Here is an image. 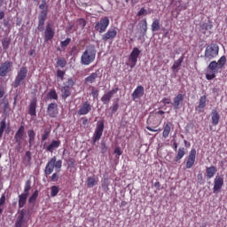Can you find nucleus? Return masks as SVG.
<instances>
[{
  "mask_svg": "<svg viewBox=\"0 0 227 227\" xmlns=\"http://www.w3.org/2000/svg\"><path fill=\"white\" fill-rule=\"evenodd\" d=\"M117 35L118 31H116V28L108 29L107 32L102 35V40L103 42H109V40L116 38Z\"/></svg>",
  "mask_w": 227,
  "mask_h": 227,
  "instance_id": "obj_16",
  "label": "nucleus"
},
{
  "mask_svg": "<svg viewBox=\"0 0 227 227\" xmlns=\"http://www.w3.org/2000/svg\"><path fill=\"white\" fill-rule=\"evenodd\" d=\"M139 54H141V51L138 48L135 47L129 55L130 61V68H134L136 65H137V59L139 58Z\"/></svg>",
  "mask_w": 227,
  "mask_h": 227,
  "instance_id": "obj_13",
  "label": "nucleus"
},
{
  "mask_svg": "<svg viewBox=\"0 0 227 227\" xmlns=\"http://www.w3.org/2000/svg\"><path fill=\"white\" fill-rule=\"evenodd\" d=\"M47 97L50 100H58V92H56V89H51L48 92Z\"/></svg>",
  "mask_w": 227,
  "mask_h": 227,
  "instance_id": "obj_41",
  "label": "nucleus"
},
{
  "mask_svg": "<svg viewBox=\"0 0 227 227\" xmlns=\"http://www.w3.org/2000/svg\"><path fill=\"white\" fill-rule=\"evenodd\" d=\"M184 102V94H177L176 97L174 98V102L172 106L176 111L180 109V105Z\"/></svg>",
  "mask_w": 227,
  "mask_h": 227,
  "instance_id": "obj_21",
  "label": "nucleus"
},
{
  "mask_svg": "<svg viewBox=\"0 0 227 227\" xmlns=\"http://www.w3.org/2000/svg\"><path fill=\"white\" fill-rule=\"evenodd\" d=\"M59 146H61V140H52L46 147V150L47 152H50V153H53L54 150H57V148H59Z\"/></svg>",
  "mask_w": 227,
  "mask_h": 227,
  "instance_id": "obj_22",
  "label": "nucleus"
},
{
  "mask_svg": "<svg viewBox=\"0 0 227 227\" xmlns=\"http://www.w3.org/2000/svg\"><path fill=\"white\" fill-rule=\"evenodd\" d=\"M26 157L27 158L28 162H31L32 157H31V153H30V151H27V152H26Z\"/></svg>",
  "mask_w": 227,
  "mask_h": 227,
  "instance_id": "obj_64",
  "label": "nucleus"
},
{
  "mask_svg": "<svg viewBox=\"0 0 227 227\" xmlns=\"http://www.w3.org/2000/svg\"><path fill=\"white\" fill-rule=\"evenodd\" d=\"M67 163H68V166H74V164H75V159H74V158H69V159L67 160Z\"/></svg>",
  "mask_w": 227,
  "mask_h": 227,
  "instance_id": "obj_62",
  "label": "nucleus"
},
{
  "mask_svg": "<svg viewBox=\"0 0 227 227\" xmlns=\"http://www.w3.org/2000/svg\"><path fill=\"white\" fill-rule=\"evenodd\" d=\"M98 184V177L92 176H89L86 180V185L89 187V189H91L92 187H95Z\"/></svg>",
  "mask_w": 227,
  "mask_h": 227,
  "instance_id": "obj_27",
  "label": "nucleus"
},
{
  "mask_svg": "<svg viewBox=\"0 0 227 227\" xmlns=\"http://www.w3.org/2000/svg\"><path fill=\"white\" fill-rule=\"evenodd\" d=\"M63 86L65 88H68L69 90H72V88L75 86V80H74V78H68L67 81L63 83Z\"/></svg>",
  "mask_w": 227,
  "mask_h": 227,
  "instance_id": "obj_39",
  "label": "nucleus"
},
{
  "mask_svg": "<svg viewBox=\"0 0 227 227\" xmlns=\"http://www.w3.org/2000/svg\"><path fill=\"white\" fill-rule=\"evenodd\" d=\"M58 180H59V175H58V173H53L52 176H51V181L58 182Z\"/></svg>",
  "mask_w": 227,
  "mask_h": 227,
  "instance_id": "obj_56",
  "label": "nucleus"
},
{
  "mask_svg": "<svg viewBox=\"0 0 227 227\" xmlns=\"http://www.w3.org/2000/svg\"><path fill=\"white\" fill-rule=\"evenodd\" d=\"M5 93H6V90H4V86L0 85V98H3Z\"/></svg>",
  "mask_w": 227,
  "mask_h": 227,
  "instance_id": "obj_60",
  "label": "nucleus"
},
{
  "mask_svg": "<svg viewBox=\"0 0 227 227\" xmlns=\"http://www.w3.org/2000/svg\"><path fill=\"white\" fill-rule=\"evenodd\" d=\"M151 29L153 33L159 31L160 29V20L159 19L154 20L151 25Z\"/></svg>",
  "mask_w": 227,
  "mask_h": 227,
  "instance_id": "obj_34",
  "label": "nucleus"
},
{
  "mask_svg": "<svg viewBox=\"0 0 227 227\" xmlns=\"http://www.w3.org/2000/svg\"><path fill=\"white\" fill-rule=\"evenodd\" d=\"M184 59H185V56L182 55L177 60L174 62L171 67V70L174 72H178V70H180V67H182V63H184Z\"/></svg>",
  "mask_w": 227,
  "mask_h": 227,
  "instance_id": "obj_26",
  "label": "nucleus"
},
{
  "mask_svg": "<svg viewBox=\"0 0 227 227\" xmlns=\"http://www.w3.org/2000/svg\"><path fill=\"white\" fill-rule=\"evenodd\" d=\"M57 67H60V68H65L67 67V60L65 59H58Z\"/></svg>",
  "mask_w": 227,
  "mask_h": 227,
  "instance_id": "obj_50",
  "label": "nucleus"
},
{
  "mask_svg": "<svg viewBox=\"0 0 227 227\" xmlns=\"http://www.w3.org/2000/svg\"><path fill=\"white\" fill-rule=\"evenodd\" d=\"M72 42V39H70L69 37H67L65 41H62L60 43V46L61 47H68V45H70V43Z\"/></svg>",
  "mask_w": 227,
  "mask_h": 227,
  "instance_id": "obj_54",
  "label": "nucleus"
},
{
  "mask_svg": "<svg viewBox=\"0 0 227 227\" xmlns=\"http://www.w3.org/2000/svg\"><path fill=\"white\" fill-rule=\"evenodd\" d=\"M161 104H164V106H168V105L171 104V98H164L161 100Z\"/></svg>",
  "mask_w": 227,
  "mask_h": 227,
  "instance_id": "obj_58",
  "label": "nucleus"
},
{
  "mask_svg": "<svg viewBox=\"0 0 227 227\" xmlns=\"http://www.w3.org/2000/svg\"><path fill=\"white\" fill-rule=\"evenodd\" d=\"M5 201H6V196L3 194L0 198V215L3 214L4 208L2 207L3 205H4Z\"/></svg>",
  "mask_w": 227,
  "mask_h": 227,
  "instance_id": "obj_51",
  "label": "nucleus"
},
{
  "mask_svg": "<svg viewBox=\"0 0 227 227\" xmlns=\"http://www.w3.org/2000/svg\"><path fill=\"white\" fill-rule=\"evenodd\" d=\"M206 106H207V96L203 95L200 98L199 105L196 107V111H198V113H201Z\"/></svg>",
  "mask_w": 227,
  "mask_h": 227,
  "instance_id": "obj_25",
  "label": "nucleus"
},
{
  "mask_svg": "<svg viewBox=\"0 0 227 227\" xmlns=\"http://www.w3.org/2000/svg\"><path fill=\"white\" fill-rule=\"evenodd\" d=\"M143 95H145V87H143V85H139L135 89L131 97L133 100H139Z\"/></svg>",
  "mask_w": 227,
  "mask_h": 227,
  "instance_id": "obj_18",
  "label": "nucleus"
},
{
  "mask_svg": "<svg viewBox=\"0 0 227 227\" xmlns=\"http://www.w3.org/2000/svg\"><path fill=\"white\" fill-rule=\"evenodd\" d=\"M26 127L21 125L14 135V141L16 143L15 150L18 153H20V150H22V146H26Z\"/></svg>",
  "mask_w": 227,
  "mask_h": 227,
  "instance_id": "obj_2",
  "label": "nucleus"
},
{
  "mask_svg": "<svg viewBox=\"0 0 227 227\" xmlns=\"http://www.w3.org/2000/svg\"><path fill=\"white\" fill-rule=\"evenodd\" d=\"M141 22V31L144 35H146V31H148V22L146 21V19H144Z\"/></svg>",
  "mask_w": 227,
  "mask_h": 227,
  "instance_id": "obj_45",
  "label": "nucleus"
},
{
  "mask_svg": "<svg viewBox=\"0 0 227 227\" xmlns=\"http://www.w3.org/2000/svg\"><path fill=\"white\" fill-rule=\"evenodd\" d=\"M99 74H100L99 70H97L96 72L91 73L89 76H87L84 79L85 84H93V82H95V81H97V79H98Z\"/></svg>",
  "mask_w": 227,
  "mask_h": 227,
  "instance_id": "obj_20",
  "label": "nucleus"
},
{
  "mask_svg": "<svg viewBox=\"0 0 227 227\" xmlns=\"http://www.w3.org/2000/svg\"><path fill=\"white\" fill-rule=\"evenodd\" d=\"M119 88L112 89L108 92L105 93L101 98V102L104 104V106H109V103L111 102V98L118 93Z\"/></svg>",
  "mask_w": 227,
  "mask_h": 227,
  "instance_id": "obj_11",
  "label": "nucleus"
},
{
  "mask_svg": "<svg viewBox=\"0 0 227 227\" xmlns=\"http://www.w3.org/2000/svg\"><path fill=\"white\" fill-rule=\"evenodd\" d=\"M214 27V25L212 24V21L208 20V23H203L200 26L201 31L204 33V35L207 33V31H210Z\"/></svg>",
  "mask_w": 227,
  "mask_h": 227,
  "instance_id": "obj_35",
  "label": "nucleus"
},
{
  "mask_svg": "<svg viewBox=\"0 0 227 227\" xmlns=\"http://www.w3.org/2000/svg\"><path fill=\"white\" fill-rule=\"evenodd\" d=\"M26 84V80L24 78H20L19 76H16L13 82V88H19V86H22Z\"/></svg>",
  "mask_w": 227,
  "mask_h": 227,
  "instance_id": "obj_36",
  "label": "nucleus"
},
{
  "mask_svg": "<svg viewBox=\"0 0 227 227\" xmlns=\"http://www.w3.org/2000/svg\"><path fill=\"white\" fill-rule=\"evenodd\" d=\"M77 22L81 29H84V27H86V24H87L86 20L81 18V19H78Z\"/></svg>",
  "mask_w": 227,
  "mask_h": 227,
  "instance_id": "obj_52",
  "label": "nucleus"
},
{
  "mask_svg": "<svg viewBox=\"0 0 227 227\" xmlns=\"http://www.w3.org/2000/svg\"><path fill=\"white\" fill-rule=\"evenodd\" d=\"M219 70H221V68L219 67V65H217V61H211L206 69L207 81H212L215 79L216 74H219Z\"/></svg>",
  "mask_w": 227,
  "mask_h": 227,
  "instance_id": "obj_5",
  "label": "nucleus"
},
{
  "mask_svg": "<svg viewBox=\"0 0 227 227\" xmlns=\"http://www.w3.org/2000/svg\"><path fill=\"white\" fill-rule=\"evenodd\" d=\"M223 185H224V178L221 176H216L214 179V187H213L214 194H217L218 192H221V190L223 189Z\"/></svg>",
  "mask_w": 227,
  "mask_h": 227,
  "instance_id": "obj_12",
  "label": "nucleus"
},
{
  "mask_svg": "<svg viewBox=\"0 0 227 227\" xmlns=\"http://www.w3.org/2000/svg\"><path fill=\"white\" fill-rule=\"evenodd\" d=\"M4 112L3 114L6 116H10V111H12V109L10 108V103L8 102V100H4V106H3Z\"/></svg>",
  "mask_w": 227,
  "mask_h": 227,
  "instance_id": "obj_37",
  "label": "nucleus"
},
{
  "mask_svg": "<svg viewBox=\"0 0 227 227\" xmlns=\"http://www.w3.org/2000/svg\"><path fill=\"white\" fill-rule=\"evenodd\" d=\"M102 134H104V121L98 122L97 124L95 132L92 137L93 145H95L97 141H100Z\"/></svg>",
  "mask_w": 227,
  "mask_h": 227,
  "instance_id": "obj_8",
  "label": "nucleus"
},
{
  "mask_svg": "<svg viewBox=\"0 0 227 227\" xmlns=\"http://www.w3.org/2000/svg\"><path fill=\"white\" fill-rule=\"evenodd\" d=\"M57 77L59 79H60V81H64L65 80V71H63L61 69H58L57 70Z\"/></svg>",
  "mask_w": 227,
  "mask_h": 227,
  "instance_id": "obj_53",
  "label": "nucleus"
},
{
  "mask_svg": "<svg viewBox=\"0 0 227 227\" xmlns=\"http://www.w3.org/2000/svg\"><path fill=\"white\" fill-rule=\"evenodd\" d=\"M47 114L50 116V118H56V116L59 114L58 104L51 103L47 107Z\"/></svg>",
  "mask_w": 227,
  "mask_h": 227,
  "instance_id": "obj_17",
  "label": "nucleus"
},
{
  "mask_svg": "<svg viewBox=\"0 0 227 227\" xmlns=\"http://www.w3.org/2000/svg\"><path fill=\"white\" fill-rule=\"evenodd\" d=\"M25 216L26 209H21L16 217L14 227H27V222H26Z\"/></svg>",
  "mask_w": 227,
  "mask_h": 227,
  "instance_id": "obj_9",
  "label": "nucleus"
},
{
  "mask_svg": "<svg viewBox=\"0 0 227 227\" xmlns=\"http://www.w3.org/2000/svg\"><path fill=\"white\" fill-rule=\"evenodd\" d=\"M60 91L63 100H67L72 95V89H68V87L62 86Z\"/></svg>",
  "mask_w": 227,
  "mask_h": 227,
  "instance_id": "obj_30",
  "label": "nucleus"
},
{
  "mask_svg": "<svg viewBox=\"0 0 227 227\" xmlns=\"http://www.w3.org/2000/svg\"><path fill=\"white\" fill-rule=\"evenodd\" d=\"M114 153L116 155L120 156V155H121L123 153V152L121 151V148L117 146V147L114 148Z\"/></svg>",
  "mask_w": 227,
  "mask_h": 227,
  "instance_id": "obj_61",
  "label": "nucleus"
},
{
  "mask_svg": "<svg viewBox=\"0 0 227 227\" xmlns=\"http://www.w3.org/2000/svg\"><path fill=\"white\" fill-rule=\"evenodd\" d=\"M54 30L52 29V27L51 26V23H48L44 31V40L46 42H51L52 38H54Z\"/></svg>",
  "mask_w": 227,
  "mask_h": 227,
  "instance_id": "obj_19",
  "label": "nucleus"
},
{
  "mask_svg": "<svg viewBox=\"0 0 227 227\" xmlns=\"http://www.w3.org/2000/svg\"><path fill=\"white\" fill-rule=\"evenodd\" d=\"M28 136V146L31 148L33 145H35V139H36V133H35L34 129H29L27 131Z\"/></svg>",
  "mask_w": 227,
  "mask_h": 227,
  "instance_id": "obj_29",
  "label": "nucleus"
},
{
  "mask_svg": "<svg viewBox=\"0 0 227 227\" xmlns=\"http://www.w3.org/2000/svg\"><path fill=\"white\" fill-rule=\"evenodd\" d=\"M101 152L102 153H106V152H107V146L106 144H101Z\"/></svg>",
  "mask_w": 227,
  "mask_h": 227,
  "instance_id": "obj_63",
  "label": "nucleus"
},
{
  "mask_svg": "<svg viewBox=\"0 0 227 227\" xmlns=\"http://www.w3.org/2000/svg\"><path fill=\"white\" fill-rule=\"evenodd\" d=\"M196 162V149H192L190 152V154L188 155L186 159V169H191L192 166H194V163Z\"/></svg>",
  "mask_w": 227,
  "mask_h": 227,
  "instance_id": "obj_14",
  "label": "nucleus"
},
{
  "mask_svg": "<svg viewBox=\"0 0 227 227\" xmlns=\"http://www.w3.org/2000/svg\"><path fill=\"white\" fill-rule=\"evenodd\" d=\"M28 196L29 195H27L26 193H21L20 195H19V208H23V207L26 206Z\"/></svg>",
  "mask_w": 227,
  "mask_h": 227,
  "instance_id": "obj_32",
  "label": "nucleus"
},
{
  "mask_svg": "<svg viewBox=\"0 0 227 227\" xmlns=\"http://www.w3.org/2000/svg\"><path fill=\"white\" fill-rule=\"evenodd\" d=\"M49 136H51V128H45L42 134V141H47V139H49Z\"/></svg>",
  "mask_w": 227,
  "mask_h": 227,
  "instance_id": "obj_42",
  "label": "nucleus"
},
{
  "mask_svg": "<svg viewBox=\"0 0 227 227\" xmlns=\"http://www.w3.org/2000/svg\"><path fill=\"white\" fill-rule=\"evenodd\" d=\"M219 56V45L216 43H211L206 47L205 52H204V58L206 59H214Z\"/></svg>",
  "mask_w": 227,
  "mask_h": 227,
  "instance_id": "obj_6",
  "label": "nucleus"
},
{
  "mask_svg": "<svg viewBox=\"0 0 227 227\" xmlns=\"http://www.w3.org/2000/svg\"><path fill=\"white\" fill-rule=\"evenodd\" d=\"M10 43H11V41L10 39H8V37H5L3 39L2 47L4 51H8V49H10Z\"/></svg>",
  "mask_w": 227,
  "mask_h": 227,
  "instance_id": "obj_47",
  "label": "nucleus"
},
{
  "mask_svg": "<svg viewBox=\"0 0 227 227\" xmlns=\"http://www.w3.org/2000/svg\"><path fill=\"white\" fill-rule=\"evenodd\" d=\"M226 56H222L218 61L216 62L218 65V67L220 68V70H223V68H224V65H226Z\"/></svg>",
  "mask_w": 227,
  "mask_h": 227,
  "instance_id": "obj_43",
  "label": "nucleus"
},
{
  "mask_svg": "<svg viewBox=\"0 0 227 227\" xmlns=\"http://www.w3.org/2000/svg\"><path fill=\"white\" fill-rule=\"evenodd\" d=\"M119 108H120V105H118V103L114 104V105L111 106L112 114H114V113H116V111H118Z\"/></svg>",
  "mask_w": 227,
  "mask_h": 227,
  "instance_id": "obj_55",
  "label": "nucleus"
},
{
  "mask_svg": "<svg viewBox=\"0 0 227 227\" xmlns=\"http://www.w3.org/2000/svg\"><path fill=\"white\" fill-rule=\"evenodd\" d=\"M13 64L12 61H5L0 65V77H6L10 72H12V68Z\"/></svg>",
  "mask_w": 227,
  "mask_h": 227,
  "instance_id": "obj_10",
  "label": "nucleus"
},
{
  "mask_svg": "<svg viewBox=\"0 0 227 227\" xmlns=\"http://www.w3.org/2000/svg\"><path fill=\"white\" fill-rule=\"evenodd\" d=\"M97 58V48L95 45H89L81 56V63L86 67L91 65Z\"/></svg>",
  "mask_w": 227,
  "mask_h": 227,
  "instance_id": "obj_1",
  "label": "nucleus"
},
{
  "mask_svg": "<svg viewBox=\"0 0 227 227\" xmlns=\"http://www.w3.org/2000/svg\"><path fill=\"white\" fill-rule=\"evenodd\" d=\"M36 200H38V190H35L29 197L28 203L35 205V203H36Z\"/></svg>",
  "mask_w": 227,
  "mask_h": 227,
  "instance_id": "obj_44",
  "label": "nucleus"
},
{
  "mask_svg": "<svg viewBox=\"0 0 227 227\" xmlns=\"http://www.w3.org/2000/svg\"><path fill=\"white\" fill-rule=\"evenodd\" d=\"M101 187L105 192H107L109 191V179L105 178L101 184Z\"/></svg>",
  "mask_w": 227,
  "mask_h": 227,
  "instance_id": "obj_49",
  "label": "nucleus"
},
{
  "mask_svg": "<svg viewBox=\"0 0 227 227\" xmlns=\"http://www.w3.org/2000/svg\"><path fill=\"white\" fill-rule=\"evenodd\" d=\"M59 193V186L58 185H53L51 188V196L52 198L58 196V194Z\"/></svg>",
  "mask_w": 227,
  "mask_h": 227,
  "instance_id": "obj_48",
  "label": "nucleus"
},
{
  "mask_svg": "<svg viewBox=\"0 0 227 227\" xmlns=\"http://www.w3.org/2000/svg\"><path fill=\"white\" fill-rule=\"evenodd\" d=\"M217 173V168L215 166H210L206 168V178L210 180L214 178L215 174Z\"/></svg>",
  "mask_w": 227,
  "mask_h": 227,
  "instance_id": "obj_24",
  "label": "nucleus"
},
{
  "mask_svg": "<svg viewBox=\"0 0 227 227\" xmlns=\"http://www.w3.org/2000/svg\"><path fill=\"white\" fill-rule=\"evenodd\" d=\"M4 130H6V117H4L0 121V139L3 138V134H4Z\"/></svg>",
  "mask_w": 227,
  "mask_h": 227,
  "instance_id": "obj_40",
  "label": "nucleus"
},
{
  "mask_svg": "<svg viewBox=\"0 0 227 227\" xmlns=\"http://www.w3.org/2000/svg\"><path fill=\"white\" fill-rule=\"evenodd\" d=\"M171 127H173V123H171V121H168L166 124L163 125L162 136L165 139H167V137H169Z\"/></svg>",
  "mask_w": 227,
  "mask_h": 227,
  "instance_id": "obj_28",
  "label": "nucleus"
},
{
  "mask_svg": "<svg viewBox=\"0 0 227 227\" xmlns=\"http://www.w3.org/2000/svg\"><path fill=\"white\" fill-rule=\"evenodd\" d=\"M212 117V125H219V120H221V116L219 115V113L217 112V110L213 109L211 112Z\"/></svg>",
  "mask_w": 227,
  "mask_h": 227,
  "instance_id": "obj_31",
  "label": "nucleus"
},
{
  "mask_svg": "<svg viewBox=\"0 0 227 227\" xmlns=\"http://www.w3.org/2000/svg\"><path fill=\"white\" fill-rule=\"evenodd\" d=\"M184 155H185V148L180 147L177 151V154L176 155V162H178V160H182Z\"/></svg>",
  "mask_w": 227,
  "mask_h": 227,
  "instance_id": "obj_38",
  "label": "nucleus"
},
{
  "mask_svg": "<svg viewBox=\"0 0 227 227\" xmlns=\"http://www.w3.org/2000/svg\"><path fill=\"white\" fill-rule=\"evenodd\" d=\"M29 191H31V180L30 179L27 180L25 183L23 194H27V196H29Z\"/></svg>",
  "mask_w": 227,
  "mask_h": 227,
  "instance_id": "obj_46",
  "label": "nucleus"
},
{
  "mask_svg": "<svg viewBox=\"0 0 227 227\" xmlns=\"http://www.w3.org/2000/svg\"><path fill=\"white\" fill-rule=\"evenodd\" d=\"M91 95L93 98H97V97H98V90H95V87H92Z\"/></svg>",
  "mask_w": 227,
  "mask_h": 227,
  "instance_id": "obj_59",
  "label": "nucleus"
},
{
  "mask_svg": "<svg viewBox=\"0 0 227 227\" xmlns=\"http://www.w3.org/2000/svg\"><path fill=\"white\" fill-rule=\"evenodd\" d=\"M62 166H63V161L61 160H57L56 156H53L47 162L45 169H44V173L46 176L52 175V172L54 171V168H55V169L59 170V169H61Z\"/></svg>",
  "mask_w": 227,
  "mask_h": 227,
  "instance_id": "obj_4",
  "label": "nucleus"
},
{
  "mask_svg": "<svg viewBox=\"0 0 227 227\" xmlns=\"http://www.w3.org/2000/svg\"><path fill=\"white\" fill-rule=\"evenodd\" d=\"M90 112H91V105L90 104V101H85L80 106V109L78 110V115L84 116Z\"/></svg>",
  "mask_w": 227,
  "mask_h": 227,
  "instance_id": "obj_15",
  "label": "nucleus"
},
{
  "mask_svg": "<svg viewBox=\"0 0 227 227\" xmlns=\"http://www.w3.org/2000/svg\"><path fill=\"white\" fill-rule=\"evenodd\" d=\"M16 77H20V79L26 80V77H27V67H21L18 71Z\"/></svg>",
  "mask_w": 227,
  "mask_h": 227,
  "instance_id": "obj_33",
  "label": "nucleus"
},
{
  "mask_svg": "<svg viewBox=\"0 0 227 227\" xmlns=\"http://www.w3.org/2000/svg\"><path fill=\"white\" fill-rule=\"evenodd\" d=\"M137 17H142V15H146V9L142 7L139 12L137 13Z\"/></svg>",
  "mask_w": 227,
  "mask_h": 227,
  "instance_id": "obj_57",
  "label": "nucleus"
},
{
  "mask_svg": "<svg viewBox=\"0 0 227 227\" xmlns=\"http://www.w3.org/2000/svg\"><path fill=\"white\" fill-rule=\"evenodd\" d=\"M107 27H109V17L105 16L101 18L99 21L96 22L94 29L98 31V33L102 34L107 31Z\"/></svg>",
  "mask_w": 227,
  "mask_h": 227,
  "instance_id": "obj_7",
  "label": "nucleus"
},
{
  "mask_svg": "<svg viewBox=\"0 0 227 227\" xmlns=\"http://www.w3.org/2000/svg\"><path fill=\"white\" fill-rule=\"evenodd\" d=\"M39 9L42 12L39 13L38 16V31L43 32L45 29V20H47V13H49V6L47 4H41L39 5Z\"/></svg>",
  "mask_w": 227,
  "mask_h": 227,
  "instance_id": "obj_3",
  "label": "nucleus"
},
{
  "mask_svg": "<svg viewBox=\"0 0 227 227\" xmlns=\"http://www.w3.org/2000/svg\"><path fill=\"white\" fill-rule=\"evenodd\" d=\"M38 104V99L36 98H34L30 104H29V108H28V114L30 116H35L36 115V106Z\"/></svg>",
  "mask_w": 227,
  "mask_h": 227,
  "instance_id": "obj_23",
  "label": "nucleus"
}]
</instances>
